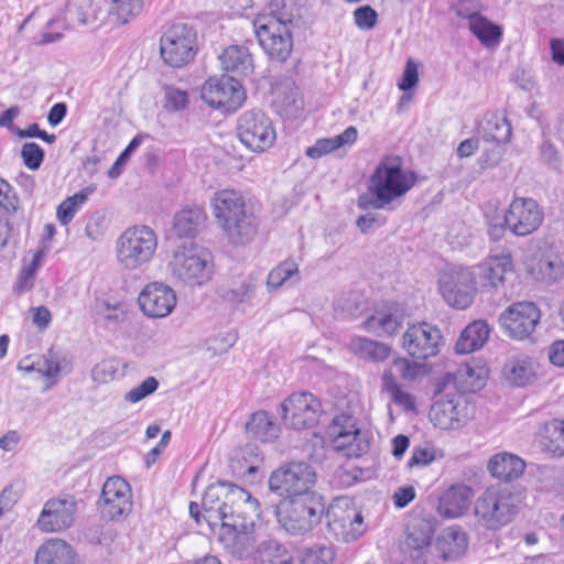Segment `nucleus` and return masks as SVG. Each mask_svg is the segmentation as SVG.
I'll return each instance as SVG.
<instances>
[{
    "mask_svg": "<svg viewBox=\"0 0 564 564\" xmlns=\"http://www.w3.org/2000/svg\"><path fill=\"white\" fill-rule=\"evenodd\" d=\"M203 518L210 528L220 524L226 546L239 556L253 549L250 536L260 509L257 499L243 488L227 481L209 485L202 498Z\"/></svg>",
    "mask_w": 564,
    "mask_h": 564,
    "instance_id": "obj_1",
    "label": "nucleus"
},
{
    "mask_svg": "<svg viewBox=\"0 0 564 564\" xmlns=\"http://www.w3.org/2000/svg\"><path fill=\"white\" fill-rule=\"evenodd\" d=\"M214 216L225 237L234 246H246L258 235L260 220L245 197L231 189L219 191L212 198Z\"/></svg>",
    "mask_w": 564,
    "mask_h": 564,
    "instance_id": "obj_2",
    "label": "nucleus"
},
{
    "mask_svg": "<svg viewBox=\"0 0 564 564\" xmlns=\"http://www.w3.org/2000/svg\"><path fill=\"white\" fill-rule=\"evenodd\" d=\"M415 184V175L402 169L400 158H387L381 161L368 183V194L358 198L361 209H393V203L402 198Z\"/></svg>",
    "mask_w": 564,
    "mask_h": 564,
    "instance_id": "obj_3",
    "label": "nucleus"
},
{
    "mask_svg": "<svg viewBox=\"0 0 564 564\" xmlns=\"http://www.w3.org/2000/svg\"><path fill=\"white\" fill-rule=\"evenodd\" d=\"M326 500L314 491L291 499L279 512V522L292 535H305L314 530L326 516Z\"/></svg>",
    "mask_w": 564,
    "mask_h": 564,
    "instance_id": "obj_4",
    "label": "nucleus"
},
{
    "mask_svg": "<svg viewBox=\"0 0 564 564\" xmlns=\"http://www.w3.org/2000/svg\"><path fill=\"white\" fill-rule=\"evenodd\" d=\"M170 270L172 276L182 283L200 286L213 276V257L198 246L183 245L174 252Z\"/></svg>",
    "mask_w": 564,
    "mask_h": 564,
    "instance_id": "obj_5",
    "label": "nucleus"
},
{
    "mask_svg": "<svg viewBox=\"0 0 564 564\" xmlns=\"http://www.w3.org/2000/svg\"><path fill=\"white\" fill-rule=\"evenodd\" d=\"M158 248L155 231L145 225L127 228L117 241L118 262L128 270H135L150 262Z\"/></svg>",
    "mask_w": 564,
    "mask_h": 564,
    "instance_id": "obj_6",
    "label": "nucleus"
},
{
    "mask_svg": "<svg viewBox=\"0 0 564 564\" xmlns=\"http://www.w3.org/2000/svg\"><path fill=\"white\" fill-rule=\"evenodd\" d=\"M315 469L305 462H290L272 471L269 488L283 498H296L314 492L316 482Z\"/></svg>",
    "mask_w": 564,
    "mask_h": 564,
    "instance_id": "obj_7",
    "label": "nucleus"
},
{
    "mask_svg": "<svg viewBox=\"0 0 564 564\" xmlns=\"http://www.w3.org/2000/svg\"><path fill=\"white\" fill-rule=\"evenodd\" d=\"M160 53L165 64L180 68L197 53V33L188 23H174L160 39Z\"/></svg>",
    "mask_w": 564,
    "mask_h": 564,
    "instance_id": "obj_8",
    "label": "nucleus"
},
{
    "mask_svg": "<svg viewBox=\"0 0 564 564\" xmlns=\"http://www.w3.org/2000/svg\"><path fill=\"white\" fill-rule=\"evenodd\" d=\"M523 262L529 275L538 282L552 285L564 278V261L544 241L531 240L527 245Z\"/></svg>",
    "mask_w": 564,
    "mask_h": 564,
    "instance_id": "obj_9",
    "label": "nucleus"
},
{
    "mask_svg": "<svg viewBox=\"0 0 564 564\" xmlns=\"http://www.w3.org/2000/svg\"><path fill=\"white\" fill-rule=\"evenodd\" d=\"M444 301L456 310H466L473 303L477 293L474 272L463 267L446 268L438 281Z\"/></svg>",
    "mask_w": 564,
    "mask_h": 564,
    "instance_id": "obj_10",
    "label": "nucleus"
},
{
    "mask_svg": "<svg viewBox=\"0 0 564 564\" xmlns=\"http://www.w3.org/2000/svg\"><path fill=\"white\" fill-rule=\"evenodd\" d=\"M237 135L247 149L256 153L271 148L276 139L272 121L261 110H248L240 115Z\"/></svg>",
    "mask_w": 564,
    "mask_h": 564,
    "instance_id": "obj_11",
    "label": "nucleus"
},
{
    "mask_svg": "<svg viewBox=\"0 0 564 564\" xmlns=\"http://www.w3.org/2000/svg\"><path fill=\"white\" fill-rule=\"evenodd\" d=\"M202 99L213 108L234 112L242 106L246 94L238 79L225 74L209 77L205 82Z\"/></svg>",
    "mask_w": 564,
    "mask_h": 564,
    "instance_id": "obj_12",
    "label": "nucleus"
},
{
    "mask_svg": "<svg viewBox=\"0 0 564 564\" xmlns=\"http://www.w3.org/2000/svg\"><path fill=\"white\" fill-rule=\"evenodd\" d=\"M544 220L543 208L529 197L514 198L503 216L502 226L517 237L535 232Z\"/></svg>",
    "mask_w": 564,
    "mask_h": 564,
    "instance_id": "obj_13",
    "label": "nucleus"
},
{
    "mask_svg": "<svg viewBox=\"0 0 564 564\" xmlns=\"http://www.w3.org/2000/svg\"><path fill=\"white\" fill-rule=\"evenodd\" d=\"M254 33L260 46L270 59L285 62L293 50V32L275 21L268 22L264 18L253 21Z\"/></svg>",
    "mask_w": 564,
    "mask_h": 564,
    "instance_id": "obj_14",
    "label": "nucleus"
},
{
    "mask_svg": "<svg viewBox=\"0 0 564 564\" xmlns=\"http://www.w3.org/2000/svg\"><path fill=\"white\" fill-rule=\"evenodd\" d=\"M541 319L540 308L532 302L510 305L499 317L505 334L514 340H524L534 333Z\"/></svg>",
    "mask_w": 564,
    "mask_h": 564,
    "instance_id": "obj_15",
    "label": "nucleus"
},
{
    "mask_svg": "<svg viewBox=\"0 0 564 564\" xmlns=\"http://www.w3.org/2000/svg\"><path fill=\"white\" fill-rule=\"evenodd\" d=\"M279 409L285 425L294 430H304L317 424L321 403L312 393L301 392L291 394Z\"/></svg>",
    "mask_w": 564,
    "mask_h": 564,
    "instance_id": "obj_16",
    "label": "nucleus"
},
{
    "mask_svg": "<svg viewBox=\"0 0 564 564\" xmlns=\"http://www.w3.org/2000/svg\"><path fill=\"white\" fill-rule=\"evenodd\" d=\"M98 508L101 517L111 521L127 517L132 509L129 484L119 476L108 478L102 486Z\"/></svg>",
    "mask_w": 564,
    "mask_h": 564,
    "instance_id": "obj_17",
    "label": "nucleus"
},
{
    "mask_svg": "<svg viewBox=\"0 0 564 564\" xmlns=\"http://www.w3.org/2000/svg\"><path fill=\"white\" fill-rule=\"evenodd\" d=\"M325 518L328 532L337 541H356L365 532L362 514L354 508H343L339 501L327 507Z\"/></svg>",
    "mask_w": 564,
    "mask_h": 564,
    "instance_id": "obj_18",
    "label": "nucleus"
},
{
    "mask_svg": "<svg viewBox=\"0 0 564 564\" xmlns=\"http://www.w3.org/2000/svg\"><path fill=\"white\" fill-rule=\"evenodd\" d=\"M436 521L432 518H414L408 525L404 550L416 564H430Z\"/></svg>",
    "mask_w": 564,
    "mask_h": 564,
    "instance_id": "obj_19",
    "label": "nucleus"
},
{
    "mask_svg": "<svg viewBox=\"0 0 564 564\" xmlns=\"http://www.w3.org/2000/svg\"><path fill=\"white\" fill-rule=\"evenodd\" d=\"M443 336L429 323L412 325L403 335V347L412 358L427 359L440 352Z\"/></svg>",
    "mask_w": 564,
    "mask_h": 564,
    "instance_id": "obj_20",
    "label": "nucleus"
},
{
    "mask_svg": "<svg viewBox=\"0 0 564 564\" xmlns=\"http://www.w3.org/2000/svg\"><path fill=\"white\" fill-rule=\"evenodd\" d=\"M77 501L72 495H64L48 500L39 519L37 525L42 531L55 532L69 528L75 520Z\"/></svg>",
    "mask_w": 564,
    "mask_h": 564,
    "instance_id": "obj_21",
    "label": "nucleus"
},
{
    "mask_svg": "<svg viewBox=\"0 0 564 564\" xmlns=\"http://www.w3.org/2000/svg\"><path fill=\"white\" fill-rule=\"evenodd\" d=\"M328 434L333 437L334 447L337 451H345L349 457L360 456L368 447L367 443L360 441V431L351 415L340 414L334 417Z\"/></svg>",
    "mask_w": 564,
    "mask_h": 564,
    "instance_id": "obj_22",
    "label": "nucleus"
},
{
    "mask_svg": "<svg viewBox=\"0 0 564 564\" xmlns=\"http://www.w3.org/2000/svg\"><path fill=\"white\" fill-rule=\"evenodd\" d=\"M141 311L149 317L162 318L172 313L176 295L172 288L162 282L148 284L138 299Z\"/></svg>",
    "mask_w": 564,
    "mask_h": 564,
    "instance_id": "obj_23",
    "label": "nucleus"
},
{
    "mask_svg": "<svg viewBox=\"0 0 564 564\" xmlns=\"http://www.w3.org/2000/svg\"><path fill=\"white\" fill-rule=\"evenodd\" d=\"M307 9L301 0H271L269 13L258 15L268 22L275 21L289 30L301 29L305 24Z\"/></svg>",
    "mask_w": 564,
    "mask_h": 564,
    "instance_id": "obj_24",
    "label": "nucleus"
},
{
    "mask_svg": "<svg viewBox=\"0 0 564 564\" xmlns=\"http://www.w3.org/2000/svg\"><path fill=\"white\" fill-rule=\"evenodd\" d=\"M462 398L440 399L431 408L430 417L433 424L442 430L458 429L466 420L465 405Z\"/></svg>",
    "mask_w": 564,
    "mask_h": 564,
    "instance_id": "obj_25",
    "label": "nucleus"
},
{
    "mask_svg": "<svg viewBox=\"0 0 564 564\" xmlns=\"http://www.w3.org/2000/svg\"><path fill=\"white\" fill-rule=\"evenodd\" d=\"M471 489L465 485H453L438 498L437 512L446 519L463 516L470 505Z\"/></svg>",
    "mask_w": 564,
    "mask_h": 564,
    "instance_id": "obj_26",
    "label": "nucleus"
},
{
    "mask_svg": "<svg viewBox=\"0 0 564 564\" xmlns=\"http://www.w3.org/2000/svg\"><path fill=\"white\" fill-rule=\"evenodd\" d=\"M524 489L516 485H503L496 492V524H507L519 512Z\"/></svg>",
    "mask_w": 564,
    "mask_h": 564,
    "instance_id": "obj_27",
    "label": "nucleus"
},
{
    "mask_svg": "<svg viewBox=\"0 0 564 564\" xmlns=\"http://www.w3.org/2000/svg\"><path fill=\"white\" fill-rule=\"evenodd\" d=\"M468 546L467 535L459 527L444 529L437 536L433 551L444 561H456Z\"/></svg>",
    "mask_w": 564,
    "mask_h": 564,
    "instance_id": "obj_28",
    "label": "nucleus"
},
{
    "mask_svg": "<svg viewBox=\"0 0 564 564\" xmlns=\"http://www.w3.org/2000/svg\"><path fill=\"white\" fill-rule=\"evenodd\" d=\"M221 69L231 76L247 77L253 73L254 64L251 53L246 46L229 45L218 56Z\"/></svg>",
    "mask_w": 564,
    "mask_h": 564,
    "instance_id": "obj_29",
    "label": "nucleus"
},
{
    "mask_svg": "<svg viewBox=\"0 0 564 564\" xmlns=\"http://www.w3.org/2000/svg\"><path fill=\"white\" fill-rule=\"evenodd\" d=\"M402 322L403 315L401 310L398 305L391 304L369 316L362 323V326L370 333L383 336L395 334L401 328Z\"/></svg>",
    "mask_w": 564,
    "mask_h": 564,
    "instance_id": "obj_30",
    "label": "nucleus"
},
{
    "mask_svg": "<svg viewBox=\"0 0 564 564\" xmlns=\"http://www.w3.org/2000/svg\"><path fill=\"white\" fill-rule=\"evenodd\" d=\"M35 564H82L75 550L65 541L53 539L36 552Z\"/></svg>",
    "mask_w": 564,
    "mask_h": 564,
    "instance_id": "obj_31",
    "label": "nucleus"
},
{
    "mask_svg": "<svg viewBox=\"0 0 564 564\" xmlns=\"http://www.w3.org/2000/svg\"><path fill=\"white\" fill-rule=\"evenodd\" d=\"M541 448L553 456H564V420L552 419L543 423L538 432Z\"/></svg>",
    "mask_w": 564,
    "mask_h": 564,
    "instance_id": "obj_32",
    "label": "nucleus"
},
{
    "mask_svg": "<svg viewBox=\"0 0 564 564\" xmlns=\"http://www.w3.org/2000/svg\"><path fill=\"white\" fill-rule=\"evenodd\" d=\"M490 328L481 319L474 321L467 325L460 333L455 344L457 354H470L480 349L489 338Z\"/></svg>",
    "mask_w": 564,
    "mask_h": 564,
    "instance_id": "obj_33",
    "label": "nucleus"
},
{
    "mask_svg": "<svg viewBox=\"0 0 564 564\" xmlns=\"http://www.w3.org/2000/svg\"><path fill=\"white\" fill-rule=\"evenodd\" d=\"M206 214L200 206L194 205L177 212L173 219V230L177 237H194L204 225Z\"/></svg>",
    "mask_w": 564,
    "mask_h": 564,
    "instance_id": "obj_34",
    "label": "nucleus"
},
{
    "mask_svg": "<svg viewBox=\"0 0 564 564\" xmlns=\"http://www.w3.org/2000/svg\"><path fill=\"white\" fill-rule=\"evenodd\" d=\"M247 432L261 442H272L280 436L281 427L267 411L254 412L246 424Z\"/></svg>",
    "mask_w": 564,
    "mask_h": 564,
    "instance_id": "obj_35",
    "label": "nucleus"
},
{
    "mask_svg": "<svg viewBox=\"0 0 564 564\" xmlns=\"http://www.w3.org/2000/svg\"><path fill=\"white\" fill-rule=\"evenodd\" d=\"M502 376L512 386L525 387L535 379L533 361L528 357L512 358L503 366Z\"/></svg>",
    "mask_w": 564,
    "mask_h": 564,
    "instance_id": "obj_36",
    "label": "nucleus"
},
{
    "mask_svg": "<svg viewBox=\"0 0 564 564\" xmlns=\"http://www.w3.org/2000/svg\"><path fill=\"white\" fill-rule=\"evenodd\" d=\"M357 129L350 126L338 135L317 140L313 147L307 148L306 155L312 159H319L346 144H352L357 140Z\"/></svg>",
    "mask_w": 564,
    "mask_h": 564,
    "instance_id": "obj_37",
    "label": "nucleus"
},
{
    "mask_svg": "<svg viewBox=\"0 0 564 564\" xmlns=\"http://www.w3.org/2000/svg\"><path fill=\"white\" fill-rule=\"evenodd\" d=\"M524 460L518 455L502 452L496 454V479L505 481V485H513L512 481L523 475Z\"/></svg>",
    "mask_w": 564,
    "mask_h": 564,
    "instance_id": "obj_38",
    "label": "nucleus"
},
{
    "mask_svg": "<svg viewBox=\"0 0 564 564\" xmlns=\"http://www.w3.org/2000/svg\"><path fill=\"white\" fill-rule=\"evenodd\" d=\"M349 348L355 355L372 362H381L391 354V348L387 344L366 337L352 338L350 340Z\"/></svg>",
    "mask_w": 564,
    "mask_h": 564,
    "instance_id": "obj_39",
    "label": "nucleus"
},
{
    "mask_svg": "<svg viewBox=\"0 0 564 564\" xmlns=\"http://www.w3.org/2000/svg\"><path fill=\"white\" fill-rule=\"evenodd\" d=\"M488 372L489 370L485 367L465 364L459 366L454 375L455 383L464 392H476L485 386Z\"/></svg>",
    "mask_w": 564,
    "mask_h": 564,
    "instance_id": "obj_40",
    "label": "nucleus"
},
{
    "mask_svg": "<svg viewBox=\"0 0 564 564\" xmlns=\"http://www.w3.org/2000/svg\"><path fill=\"white\" fill-rule=\"evenodd\" d=\"M301 280L299 264L293 259H288L273 268L267 279L270 290H276L284 284H296Z\"/></svg>",
    "mask_w": 564,
    "mask_h": 564,
    "instance_id": "obj_41",
    "label": "nucleus"
},
{
    "mask_svg": "<svg viewBox=\"0 0 564 564\" xmlns=\"http://www.w3.org/2000/svg\"><path fill=\"white\" fill-rule=\"evenodd\" d=\"M381 382L382 391L389 394L392 402L405 411L415 410V398L402 390L391 370H384Z\"/></svg>",
    "mask_w": 564,
    "mask_h": 564,
    "instance_id": "obj_42",
    "label": "nucleus"
},
{
    "mask_svg": "<svg viewBox=\"0 0 564 564\" xmlns=\"http://www.w3.org/2000/svg\"><path fill=\"white\" fill-rule=\"evenodd\" d=\"M91 192H93V189L87 187V188L74 194L73 196L67 197L58 205L57 210H56V216H57L58 221L63 226H67L73 220L79 206L86 202L89 193H91Z\"/></svg>",
    "mask_w": 564,
    "mask_h": 564,
    "instance_id": "obj_43",
    "label": "nucleus"
},
{
    "mask_svg": "<svg viewBox=\"0 0 564 564\" xmlns=\"http://www.w3.org/2000/svg\"><path fill=\"white\" fill-rule=\"evenodd\" d=\"M261 561L262 564H294L292 554L275 540L262 543Z\"/></svg>",
    "mask_w": 564,
    "mask_h": 564,
    "instance_id": "obj_44",
    "label": "nucleus"
},
{
    "mask_svg": "<svg viewBox=\"0 0 564 564\" xmlns=\"http://www.w3.org/2000/svg\"><path fill=\"white\" fill-rule=\"evenodd\" d=\"M469 29L487 47L494 46V24L479 13L469 17Z\"/></svg>",
    "mask_w": 564,
    "mask_h": 564,
    "instance_id": "obj_45",
    "label": "nucleus"
},
{
    "mask_svg": "<svg viewBox=\"0 0 564 564\" xmlns=\"http://www.w3.org/2000/svg\"><path fill=\"white\" fill-rule=\"evenodd\" d=\"M475 516L485 529H494V494L488 488L475 505Z\"/></svg>",
    "mask_w": 564,
    "mask_h": 564,
    "instance_id": "obj_46",
    "label": "nucleus"
},
{
    "mask_svg": "<svg viewBox=\"0 0 564 564\" xmlns=\"http://www.w3.org/2000/svg\"><path fill=\"white\" fill-rule=\"evenodd\" d=\"M143 0H112L110 13L117 17L121 23H127L131 18L141 12Z\"/></svg>",
    "mask_w": 564,
    "mask_h": 564,
    "instance_id": "obj_47",
    "label": "nucleus"
},
{
    "mask_svg": "<svg viewBox=\"0 0 564 564\" xmlns=\"http://www.w3.org/2000/svg\"><path fill=\"white\" fill-rule=\"evenodd\" d=\"M424 366L416 361H411L408 358H397L393 360L388 370L395 376H400L403 380L414 381L423 375Z\"/></svg>",
    "mask_w": 564,
    "mask_h": 564,
    "instance_id": "obj_48",
    "label": "nucleus"
},
{
    "mask_svg": "<svg viewBox=\"0 0 564 564\" xmlns=\"http://www.w3.org/2000/svg\"><path fill=\"white\" fill-rule=\"evenodd\" d=\"M67 12L76 18L80 25H88L97 20V10L90 0H82L79 3L72 1L67 6Z\"/></svg>",
    "mask_w": 564,
    "mask_h": 564,
    "instance_id": "obj_49",
    "label": "nucleus"
},
{
    "mask_svg": "<svg viewBox=\"0 0 564 564\" xmlns=\"http://www.w3.org/2000/svg\"><path fill=\"white\" fill-rule=\"evenodd\" d=\"M36 371L52 380V384L56 382L61 375L62 367L57 355L52 349L48 350L47 356H44L36 362Z\"/></svg>",
    "mask_w": 564,
    "mask_h": 564,
    "instance_id": "obj_50",
    "label": "nucleus"
},
{
    "mask_svg": "<svg viewBox=\"0 0 564 564\" xmlns=\"http://www.w3.org/2000/svg\"><path fill=\"white\" fill-rule=\"evenodd\" d=\"M45 152L35 142H26L22 145L21 158L24 165L31 170L36 171L40 169L44 161Z\"/></svg>",
    "mask_w": 564,
    "mask_h": 564,
    "instance_id": "obj_51",
    "label": "nucleus"
},
{
    "mask_svg": "<svg viewBox=\"0 0 564 564\" xmlns=\"http://www.w3.org/2000/svg\"><path fill=\"white\" fill-rule=\"evenodd\" d=\"M335 553L330 546L313 545L306 549L303 555V564H330L334 561Z\"/></svg>",
    "mask_w": 564,
    "mask_h": 564,
    "instance_id": "obj_52",
    "label": "nucleus"
},
{
    "mask_svg": "<svg viewBox=\"0 0 564 564\" xmlns=\"http://www.w3.org/2000/svg\"><path fill=\"white\" fill-rule=\"evenodd\" d=\"M159 388V381L154 377H148L140 384L124 394V400L130 403H137L151 395Z\"/></svg>",
    "mask_w": 564,
    "mask_h": 564,
    "instance_id": "obj_53",
    "label": "nucleus"
},
{
    "mask_svg": "<svg viewBox=\"0 0 564 564\" xmlns=\"http://www.w3.org/2000/svg\"><path fill=\"white\" fill-rule=\"evenodd\" d=\"M336 307L350 317L358 316L365 310V302L358 293H349L336 302Z\"/></svg>",
    "mask_w": 564,
    "mask_h": 564,
    "instance_id": "obj_54",
    "label": "nucleus"
},
{
    "mask_svg": "<svg viewBox=\"0 0 564 564\" xmlns=\"http://www.w3.org/2000/svg\"><path fill=\"white\" fill-rule=\"evenodd\" d=\"M254 285L251 281H242L236 288H220L218 290V294L226 301L231 302H243L249 296L250 292H252Z\"/></svg>",
    "mask_w": 564,
    "mask_h": 564,
    "instance_id": "obj_55",
    "label": "nucleus"
},
{
    "mask_svg": "<svg viewBox=\"0 0 564 564\" xmlns=\"http://www.w3.org/2000/svg\"><path fill=\"white\" fill-rule=\"evenodd\" d=\"M0 207L8 213H15L19 207L15 189L3 178H0Z\"/></svg>",
    "mask_w": 564,
    "mask_h": 564,
    "instance_id": "obj_56",
    "label": "nucleus"
},
{
    "mask_svg": "<svg viewBox=\"0 0 564 564\" xmlns=\"http://www.w3.org/2000/svg\"><path fill=\"white\" fill-rule=\"evenodd\" d=\"M436 458V449L432 445L415 446L408 460V467L427 466Z\"/></svg>",
    "mask_w": 564,
    "mask_h": 564,
    "instance_id": "obj_57",
    "label": "nucleus"
},
{
    "mask_svg": "<svg viewBox=\"0 0 564 564\" xmlns=\"http://www.w3.org/2000/svg\"><path fill=\"white\" fill-rule=\"evenodd\" d=\"M354 19L360 30H372L377 24L378 14L370 6H362L354 11Z\"/></svg>",
    "mask_w": 564,
    "mask_h": 564,
    "instance_id": "obj_58",
    "label": "nucleus"
},
{
    "mask_svg": "<svg viewBox=\"0 0 564 564\" xmlns=\"http://www.w3.org/2000/svg\"><path fill=\"white\" fill-rule=\"evenodd\" d=\"M188 95L185 90L175 87H165V107L178 111L186 107Z\"/></svg>",
    "mask_w": 564,
    "mask_h": 564,
    "instance_id": "obj_59",
    "label": "nucleus"
},
{
    "mask_svg": "<svg viewBox=\"0 0 564 564\" xmlns=\"http://www.w3.org/2000/svg\"><path fill=\"white\" fill-rule=\"evenodd\" d=\"M540 156L544 164L552 170H560L561 154L557 148L550 141L545 140L540 147Z\"/></svg>",
    "mask_w": 564,
    "mask_h": 564,
    "instance_id": "obj_60",
    "label": "nucleus"
},
{
    "mask_svg": "<svg viewBox=\"0 0 564 564\" xmlns=\"http://www.w3.org/2000/svg\"><path fill=\"white\" fill-rule=\"evenodd\" d=\"M419 82L417 66L412 59H408L402 77L398 83L399 89L408 91L413 89Z\"/></svg>",
    "mask_w": 564,
    "mask_h": 564,
    "instance_id": "obj_61",
    "label": "nucleus"
},
{
    "mask_svg": "<svg viewBox=\"0 0 564 564\" xmlns=\"http://www.w3.org/2000/svg\"><path fill=\"white\" fill-rule=\"evenodd\" d=\"M115 372V367L110 362L102 361L93 368L91 379L97 383H106L113 378Z\"/></svg>",
    "mask_w": 564,
    "mask_h": 564,
    "instance_id": "obj_62",
    "label": "nucleus"
},
{
    "mask_svg": "<svg viewBox=\"0 0 564 564\" xmlns=\"http://www.w3.org/2000/svg\"><path fill=\"white\" fill-rule=\"evenodd\" d=\"M415 489L413 486L399 487L392 496L393 503L397 508L403 509L415 498Z\"/></svg>",
    "mask_w": 564,
    "mask_h": 564,
    "instance_id": "obj_63",
    "label": "nucleus"
},
{
    "mask_svg": "<svg viewBox=\"0 0 564 564\" xmlns=\"http://www.w3.org/2000/svg\"><path fill=\"white\" fill-rule=\"evenodd\" d=\"M514 83L523 90H532L535 85L534 76L531 69L518 67L513 73Z\"/></svg>",
    "mask_w": 564,
    "mask_h": 564,
    "instance_id": "obj_64",
    "label": "nucleus"
}]
</instances>
